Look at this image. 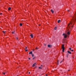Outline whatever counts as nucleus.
<instances>
[{
	"label": "nucleus",
	"instance_id": "nucleus-1",
	"mask_svg": "<svg viewBox=\"0 0 76 76\" xmlns=\"http://www.w3.org/2000/svg\"><path fill=\"white\" fill-rule=\"evenodd\" d=\"M66 35L67 36H69V35H70V31H69V30H67V31H66Z\"/></svg>",
	"mask_w": 76,
	"mask_h": 76
},
{
	"label": "nucleus",
	"instance_id": "nucleus-2",
	"mask_svg": "<svg viewBox=\"0 0 76 76\" xmlns=\"http://www.w3.org/2000/svg\"><path fill=\"white\" fill-rule=\"evenodd\" d=\"M64 45H62V52H64Z\"/></svg>",
	"mask_w": 76,
	"mask_h": 76
},
{
	"label": "nucleus",
	"instance_id": "nucleus-3",
	"mask_svg": "<svg viewBox=\"0 0 76 76\" xmlns=\"http://www.w3.org/2000/svg\"><path fill=\"white\" fill-rule=\"evenodd\" d=\"M48 47H49V48H51V47H52V46L51 45H48Z\"/></svg>",
	"mask_w": 76,
	"mask_h": 76
},
{
	"label": "nucleus",
	"instance_id": "nucleus-4",
	"mask_svg": "<svg viewBox=\"0 0 76 76\" xmlns=\"http://www.w3.org/2000/svg\"><path fill=\"white\" fill-rule=\"evenodd\" d=\"M67 53H68V54H72V53H71V52L69 51H68Z\"/></svg>",
	"mask_w": 76,
	"mask_h": 76
},
{
	"label": "nucleus",
	"instance_id": "nucleus-5",
	"mask_svg": "<svg viewBox=\"0 0 76 76\" xmlns=\"http://www.w3.org/2000/svg\"><path fill=\"white\" fill-rule=\"evenodd\" d=\"M29 54H32V51H31L29 53Z\"/></svg>",
	"mask_w": 76,
	"mask_h": 76
},
{
	"label": "nucleus",
	"instance_id": "nucleus-6",
	"mask_svg": "<svg viewBox=\"0 0 76 76\" xmlns=\"http://www.w3.org/2000/svg\"><path fill=\"white\" fill-rule=\"evenodd\" d=\"M67 34H66L64 36V38H67Z\"/></svg>",
	"mask_w": 76,
	"mask_h": 76
},
{
	"label": "nucleus",
	"instance_id": "nucleus-7",
	"mask_svg": "<svg viewBox=\"0 0 76 76\" xmlns=\"http://www.w3.org/2000/svg\"><path fill=\"white\" fill-rule=\"evenodd\" d=\"M36 64V63H34L32 65V67H34V66H35V65Z\"/></svg>",
	"mask_w": 76,
	"mask_h": 76
},
{
	"label": "nucleus",
	"instance_id": "nucleus-8",
	"mask_svg": "<svg viewBox=\"0 0 76 76\" xmlns=\"http://www.w3.org/2000/svg\"><path fill=\"white\" fill-rule=\"evenodd\" d=\"M33 34H31L30 35V37H31V38H32L33 37Z\"/></svg>",
	"mask_w": 76,
	"mask_h": 76
},
{
	"label": "nucleus",
	"instance_id": "nucleus-9",
	"mask_svg": "<svg viewBox=\"0 0 76 76\" xmlns=\"http://www.w3.org/2000/svg\"><path fill=\"white\" fill-rule=\"evenodd\" d=\"M60 22H61V20H58V23H60Z\"/></svg>",
	"mask_w": 76,
	"mask_h": 76
},
{
	"label": "nucleus",
	"instance_id": "nucleus-10",
	"mask_svg": "<svg viewBox=\"0 0 76 76\" xmlns=\"http://www.w3.org/2000/svg\"><path fill=\"white\" fill-rule=\"evenodd\" d=\"M69 54L68 53H67V54H66V57H67V58H68V56H69Z\"/></svg>",
	"mask_w": 76,
	"mask_h": 76
},
{
	"label": "nucleus",
	"instance_id": "nucleus-11",
	"mask_svg": "<svg viewBox=\"0 0 76 76\" xmlns=\"http://www.w3.org/2000/svg\"><path fill=\"white\" fill-rule=\"evenodd\" d=\"M51 12L52 13H54V11H53V10H51Z\"/></svg>",
	"mask_w": 76,
	"mask_h": 76
},
{
	"label": "nucleus",
	"instance_id": "nucleus-12",
	"mask_svg": "<svg viewBox=\"0 0 76 76\" xmlns=\"http://www.w3.org/2000/svg\"><path fill=\"white\" fill-rule=\"evenodd\" d=\"M8 10H11V7H9L8 8Z\"/></svg>",
	"mask_w": 76,
	"mask_h": 76
},
{
	"label": "nucleus",
	"instance_id": "nucleus-13",
	"mask_svg": "<svg viewBox=\"0 0 76 76\" xmlns=\"http://www.w3.org/2000/svg\"><path fill=\"white\" fill-rule=\"evenodd\" d=\"M42 68V67H39V69H41Z\"/></svg>",
	"mask_w": 76,
	"mask_h": 76
},
{
	"label": "nucleus",
	"instance_id": "nucleus-14",
	"mask_svg": "<svg viewBox=\"0 0 76 76\" xmlns=\"http://www.w3.org/2000/svg\"><path fill=\"white\" fill-rule=\"evenodd\" d=\"M20 26H22V23H20Z\"/></svg>",
	"mask_w": 76,
	"mask_h": 76
},
{
	"label": "nucleus",
	"instance_id": "nucleus-15",
	"mask_svg": "<svg viewBox=\"0 0 76 76\" xmlns=\"http://www.w3.org/2000/svg\"><path fill=\"white\" fill-rule=\"evenodd\" d=\"M56 29H57V27H56L55 28L54 30H56Z\"/></svg>",
	"mask_w": 76,
	"mask_h": 76
},
{
	"label": "nucleus",
	"instance_id": "nucleus-16",
	"mask_svg": "<svg viewBox=\"0 0 76 76\" xmlns=\"http://www.w3.org/2000/svg\"><path fill=\"white\" fill-rule=\"evenodd\" d=\"M32 55V57H33L34 56V54H31Z\"/></svg>",
	"mask_w": 76,
	"mask_h": 76
},
{
	"label": "nucleus",
	"instance_id": "nucleus-17",
	"mask_svg": "<svg viewBox=\"0 0 76 76\" xmlns=\"http://www.w3.org/2000/svg\"><path fill=\"white\" fill-rule=\"evenodd\" d=\"M33 60H34V59H35V57H33Z\"/></svg>",
	"mask_w": 76,
	"mask_h": 76
},
{
	"label": "nucleus",
	"instance_id": "nucleus-18",
	"mask_svg": "<svg viewBox=\"0 0 76 76\" xmlns=\"http://www.w3.org/2000/svg\"><path fill=\"white\" fill-rule=\"evenodd\" d=\"M12 34H15V31L12 32Z\"/></svg>",
	"mask_w": 76,
	"mask_h": 76
},
{
	"label": "nucleus",
	"instance_id": "nucleus-19",
	"mask_svg": "<svg viewBox=\"0 0 76 76\" xmlns=\"http://www.w3.org/2000/svg\"><path fill=\"white\" fill-rule=\"evenodd\" d=\"M69 50H72V48H69Z\"/></svg>",
	"mask_w": 76,
	"mask_h": 76
},
{
	"label": "nucleus",
	"instance_id": "nucleus-20",
	"mask_svg": "<svg viewBox=\"0 0 76 76\" xmlns=\"http://www.w3.org/2000/svg\"><path fill=\"white\" fill-rule=\"evenodd\" d=\"M66 35V34H64V33H63V35Z\"/></svg>",
	"mask_w": 76,
	"mask_h": 76
},
{
	"label": "nucleus",
	"instance_id": "nucleus-21",
	"mask_svg": "<svg viewBox=\"0 0 76 76\" xmlns=\"http://www.w3.org/2000/svg\"><path fill=\"white\" fill-rule=\"evenodd\" d=\"M3 33H4V34H5V31H3Z\"/></svg>",
	"mask_w": 76,
	"mask_h": 76
},
{
	"label": "nucleus",
	"instance_id": "nucleus-22",
	"mask_svg": "<svg viewBox=\"0 0 76 76\" xmlns=\"http://www.w3.org/2000/svg\"><path fill=\"white\" fill-rule=\"evenodd\" d=\"M62 62H63V61H61L60 63H62Z\"/></svg>",
	"mask_w": 76,
	"mask_h": 76
},
{
	"label": "nucleus",
	"instance_id": "nucleus-23",
	"mask_svg": "<svg viewBox=\"0 0 76 76\" xmlns=\"http://www.w3.org/2000/svg\"><path fill=\"white\" fill-rule=\"evenodd\" d=\"M3 75H5V73L3 72Z\"/></svg>",
	"mask_w": 76,
	"mask_h": 76
},
{
	"label": "nucleus",
	"instance_id": "nucleus-24",
	"mask_svg": "<svg viewBox=\"0 0 76 76\" xmlns=\"http://www.w3.org/2000/svg\"><path fill=\"white\" fill-rule=\"evenodd\" d=\"M16 39L18 40V37H16Z\"/></svg>",
	"mask_w": 76,
	"mask_h": 76
},
{
	"label": "nucleus",
	"instance_id": "nucleus-25",
	"mask_svg": "<svg viewBox=\"0 0 76 76\" xmlns=\"http://www.w3.org/2000/svg\"><path fill=\"white\" fill-rule=\"evenodd\" d=\"M28 51V50L27 49L26 50V51Z\"/></svg>",
	"mask_w": 76,
	"mask_h": 76
},
{
	"label": "nucleus",
	"instance_id": "nucleus-26",
	"mask_svg": "<svg viewBox=\"0 0 76 76\" xmlns=\"http://www.w3.org/2000/svg\"><path fill=\"white\" fill-rule=\"evenodd\" d=\"M71 51H73V50H71Z\"/></svg>",
	"mask_w": 76,
	"mask_h": 76
},
{
	"label": "nucleus",
	"instance_id": "nucleus-27",
	"mask_svg": "<svg viewBox=\"0 0 76 76\" xmlns=\"http://www.w3.org/2000/svg\"><path fill=\"white\" fill-rule=\"evenodd\" d=\"M26 49H27V47H26V48L25 49V50H26Z\"/></svg>",
	"mask_w": 76,
	"mask_h": 76
},
{
	"label": "nucleus",
	"instance_id": "nucleus-28",
	"mask_svg": "<svg viewBox=\"0 0 76 76\" xmlns=\"http://www.w3.org/2000/svg\"><path fill=\"white\" fill-rule=\"evenodd\" d=\"M59 61H58V62Z\"/></svg>",
	"mask_w": 76,
	"mask_h": 76
},
{
	"label": "nucleus",
	"instance_id": "nucleus-29",
	"mask_svg": "<svg viewBox=\"0 0 76 76\" xmlns=\"http://www.w3.org/2000/svg\"><path fill=\"white\" fill-rule=\"evenodd\" d=\"M31 73V72H28V74H30Z\"/></svg>",
	"mask_w": 76,
	"mask_h": 76
},
{
	"label": "nucleus",
	"instance_id": "nucleus-30",
	"mask_svg": "<svg viewBox=\"0 0 76 76\" xmlns=\"http://www.w3.org/2000/svg\"><path fill=\"white\" fill-rule=\"evenodd\" d=\"M0 15H2V13H0Z\"/></svg>",
	"mask_w": 76,
	"mask_h": 76
},
{
	"label": "nucleus",
	"instance_id": "nucleus-31",
	"mask_svg": "<svg viewBox=\"0 0 76 76\" xmlns=\"http://www.w3.org/2000/svg\"><path fill=\"white\" fill-rule=\"evenodd\" d=\"M28 59H29V60H31V58H28Z\"/></svg>",
	"mask_w": 76,
	"mask_h": 76
},
{
	"label": "nucleus",
	"instance_id": "nucleus-32",
	"mask_svg": "<svg viewBox=\"0 0 76 76\" xmlns=\"http://www.w3.org/2000/svg\"><path fill=\"white\" fill-rule=\"evenodd\" d=\"M36 49H38V48H37H37H36Z\"/></svg>",
	"mask_w": 76,
	"mask_h": 76
},
{
	"label": "nucleus",
	"instance_id": "nucleus-33",
	"mask_svg": "<svg viewBox=\"0 0 76 76\" xmlns=\"http://www.w3.org/2000/svg\"><path fill=\"white\" fill-rule=\"evenodd\" d=\"M44 45H45H45H46V44H44Z\"/></svg>",
	"mask_w": 76,
	"mask_h": 76
},
{
	"label": "nucleus",
	"instance_id": "nucleus-34",
	"mask_svg": "<svg viewBox=\"0 0 76 76\" xmlns=\"http://www.w3.org/2000/svg\"><path fill=\"white\" fill-rule=\"evenodd\" d=\"M46 76H48V75L47 74H46Z\"/></svg>",
	"mask_w": 76,
	"mask_h": 76
},
{
	"label": "nucleus",
	"instance_id": "nucleus-35",
	"mask_svg": "<svg viewBox=\"0 0 76 76\" xmlns=\"http://www.w3.org/2000/svg\"><path fill=\"white\" fill-rule=\"evenodd\" d=\"M72 28H73V26H71Z\"/></svg>",
	"mask_w": 76,
	"mask_h": 76
},
{
	"label": "nucleus",
	"instance_id": "nucleus-36",
	"mask_svg": "<svg viewBox=\"0 0 76 76\" xmlns=\"http://www.w3.org/2000/svg\"><path fill=\"white\" fill-rule=\"evenodd\" d=\"M70 70H68V71H70Z\"/></svg>",
	"mask_w": 76,
	"mask_h": 76
},
{
	"label": "nucleus",
	"instance_id": "nucleus-37",
	"mask_svg": "<svg viewBox=\"0 0 76 76\" xmlns=\"http://www.w3.org/2000/svg\"><path fill=\"white\" fill-rule=\"evenodd\" d=\"M41 66H42V65H41Z\"/></svg>",
	"mask_w": 76,
	"mask_h": 76
},
{
	"label": "nucleus",
	"instance_id": "nucleus-38",
	"mask_svg": "<svg viewBox=\"0 0 76 76\" xmlns=\"http://www.w3.org/2000/svg\"><path fill=\"white\" fill-rule=\"evenodd\" d=\"M68 11L69 12V10H68Z\"/></svg>",
	"mask_w": 76,
	"mask_h": 76
},
{
	"label": "nucleus",
	"instance_id": "nucleus-39",
	"mask_svg": "<svg viewBox=\"0 0 76 76\" xmlns=\"http://www.w3.org/2000/svg\"><path fill=\"white\" fill-rule=\"evenodd\" d=\"M33 51H34V50H33Z\"/></svg>",
	"mask_w": 76,
	"mask_h": 76
},
{
	"label": "nucleus",
	"instance_id": "nucleus-40",
	"mask_svg": "<svg viewBox=\"0 0 76 76\" xmlns=\"http://www.w3.org/2000/svg\"><path fill=\"white\" fill-rule=\"evenodd\" d=\"M39 25L40 26V24H39Z\"/></svg>",
	"mask_w": 76,
	"mask_h": 76
},
{
	"label": "nucleus",
	"instance_id": "nucleus-41",
	"mask_svg": "<svg viewBox=\"0 0 76 76\" xmlns=\"http://www.w3.org/2000/svg\"><path fill=\"white\" fill-rule=\"evenodd\" d=\"M17 76H18L17 75Z\"/></svg>",
	"mask_w": 76,
	"mask_h": 76
}]
</instances>
